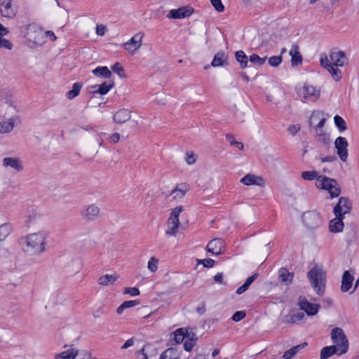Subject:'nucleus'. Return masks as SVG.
<instances>
[{
  "mask_svg": "<svg viewBox=\"0 0 359 359\" xmlns=\"http://www.w3.org/2000/svg\"><path fill=\"white\" fill-rule=\"evenodd\" d=\"M48 233L45 231L30 233L26 237L28 251L33 254H41L46 250Z\"/></svg>",
  "mask_w": 359,
  "mask_h": 359,
  "instance_id": "obj_1",
  "label": "nucleus"
},
{
  "mask_svg": "<svg viewBox=\"0 0 359 359\" xmlns=\"http://www.w3.org/2000/svg\"><path fill=\"white\" fill-rule=\"evenodd\" d=\"M307 276L316 294L323 295L325 290V272L322 268L316 266L308 272Z\"/></svg>",
  "mask_w": 359,
  "mask_h": 359,
  "instance_id": "obj_2",
  "label": "nucleus"
},
{
  "mask_svg": "<svg viewBox=\"0 0 359 359\" xmlns=\"http://www.w3.org/2000/svg\"><path fill=\"white\" fill-rule=\"evenodd\" d=\"M173 339L176 344H180L184 341V348L190 352L196 345L198 337L194 332H189L187 328H179L174 332Z\"/></svg>",
  "mask_w": 359,
  "mask_h": 359,
  "instance_id": "obj_3",
  "label": "nucleus"
},
{
  "mask_svg": "<svg viewBox=\"0 0 359 359\" xmlns=\"http://www.w3.org/2000/svg\"><path fill=\"white\" fill-rule=\"evenodd\" d=\"M317 187L327 190L330 194L331 198H336L341 193V189L337 182L326 176L320 175L317 178Z\"/></svg>",
  "mask_w": 359,
  "mask_h": 359,
  "instance_id": "obj_4",
  "label": "nucleus"
},
{
  "mask_svg": "<svg viewBox=\"0 0 359 359\" xmlns=\"http://www.w3.org/2000/svg\"><path fill=\"white\" fill-rule=\"evenodd\" d=\"M331 339L335 346L339 348V355L347 352L348 348V339L341 328L335 327L332 330Z\"/></svg>",
  "mask_w": 359,
  "mask_h": 359,
  "instance_id": "obj_5",
  "label": "nucleus"
},
{
  "mask_svg": "<svg viewBox=\"0 0 359 359\" xmlns=\"http://www.w3.org/2000/svg\"><path fill=\"white\" fill-rule=\"evenodd\" d=\"M24 29L26 30L25 37L35 44L41 45L43 41V33L42 29L34 24L26 25Z\"/></svg>",
  "mask_w": 359,
  "mask_h": 359,
  "instance_id": "obj_6",
  "label": "nucleus"
},
{
  "mask_svg": "<svg viewBox=\"0 0 359 359\" xmlns=\"http://www.w3.org/2000/svg\"><path fill=\"white\" fill-rule=\"evenodd\" d=\"M302 219L305 226L311 230L320 227L323 223L319 214L315 211L305 212L302 216Z\"/></svg>",
  "mask_w": 359,
  "mask_h": 359,
  "instance_id": "obj_7",
  "label": "nucleus"
},
{
  "mask_svg": "<svg viewBox=\"0 0 359 359\" xmlns=\"http://www.w3.org/2000/svg\"><path fill=\"white\" fill-rule=\"evenodd\" d=\"M100 213V208L96 204L85 205L81 210L80 215L86 222H92L97 219Z\"/></svg>",
  "mask_w": 359,
  "mask_h": 359,
  "instance_id": "obj_8",
  "label": "nucleus"
},
{
  "mask_svg": "<svg viewBox=\"0 0 359 359\" xmlns=\"http://www.w3.org/2000/svg\"><path fill=\"white\" fill-rule=\"evenodd\" d=\"M143 37L144 34L139 32L123 43V46L129 53L133 55L142 46Z\"/></svg>",
  "mask_w": 359,
  "mask_h": 359,
  "instance_id": "obj_9",
  "label": "nucleus"
},
{
  "mask_svg": "<svg viewBox=\"0 0 359 359\" xmlns=\"http://www.w3.org/2000/svg\"><path fill=\"white\" fill-rule=\"evenodd\" d=\"M352 204L350 200L346 197H341L334 207L333 212L335 216L344 217V215L350 212Z\"/></svg>",
  "mask_w": 359,
  "mask_h": 359,
  "instance_id": "obj_10",
  "label": "nucleus"
},
{
  "mask_svg": "<svg viewBox=\"0 0 359 359\" xmlns=\"http://www.w3.org/2000/svg\"><path fill=\"white\" fill-rule=\"evenodd\" d=\"M320 62V65L330 73L335 81H338L341 79V71L332 65L330 56L322 55Z\"/></svg>",
  "mask_w": 359,
  "mask_h": 359,
  "instance_id": "obj_11",
  "label": "nucleus"
},
{
  "mask_svg": "<svg viewBox=\"0 0 359 359\" xmlns=\"http://www.w3.org/2000/svg\"><path fill=\"white\" fill-rule=\"evenodd\" d=\"M114 83L113 81H107L101 85H92L88 88V93L95 96L97 94L101 95H106L113 87Z\"/></svg>",
  "mask_w": 359,
  "mask_h": 359,
  "instance_id": "obj_12",
  "label": "nucleus"
},
{
  "mask_svg": "<svg viewBox=\"0 0 359 359\" xmlns=\"http://www.w3.org/2000/svg\"><path fill=\"white\" fill-rule=\"evenodd\" d=\"M0 12L3 17L12 18L15 17L18 10L13 6L12 0H0Z\"/></svg>",
  "mask_w": 359,
  "mask_h": 359,
  "instance_id": "obj_13",
  "label": "nucleus"
},
{
  "mask_svg": "<svg viewBox=\"0 0 359 359\" xmlns=\"http://www.w3.org/2000/svg\"><path fill=\"white\" fill-rule=\"evenodd\" d=\"M334 146L340 159L344 162L346 161L348 158L347 147L348 146L346 139L343 137H337L334 142Z\"/></svg>",
  "mask_w": 359,
  "mask_h": 359,
  "instance_id": "obj_14",
  "label": "nucleus"
},
{
  "mask_svg": "<svg viewBox=\"0 0 359 359\" xmlns=\"http://www.w3.org/2000/svg\"><path fill=\"white\" fill-rule=\"evenodd\" d=\"M302 95L308 102H316L320 95V90L311 85H304Z\"/></svg>",
  "mask_w": 359,
  "mask_h": 359,
  "instance_id": "obj_15",
  "label": "nucleus"
},
{
  "mask_svg": "<svg viewBox=\"0 0 359 359\" xmlns=\"http://www.w3.org/2000/svg\"><path fill=\"white\" fill-rule=\"evenodd\" d=\"M2 165L5 168H12L16 172H22L24 170L22 162L18 157H5L2 161Z\"/></svg>",
  "mask_w": 359,
  "mask_h": 359,
  "instance_id": "obj_16",
  "label": "nucleus"
},
{
  "mask_svg": "<svg viewBox=\"0 0 359 359\" xmlns=\"http://www.w3.org/2000/svg\"><path fill=\"white\" fill-rule=\"evenodd\" d=\"M298 304L300 309L304 311L309 316H314L318 312L319 306L309 302L305 297H300Z\"/></svg>",
  "mask_w": 359,
  "mask_h": 359,
  "instance_id": "obj_17",
  "label": "nucleus"
},
{
  "mask_svg": "<svg viewBox=\"0 0 359 359\" xmlns=\"http://www.w3.org/2000/svg\"><path fill=\"white\" fill-rule=\"evenodd\" d=\"M224 241L221 238H215L207 245V250L212 255H221L224 252Z\"/></svg>",
  "mask_w": 359,
  "mask_h": 359,
  "instance_id": "obj_18",
  "label": "nucleus"
},
{
  "mask_svg": "<svg viewBox=\"0 0 359 359\" xmlns=\"http://www.w3.org/2000/svg\"><path fill=\"white\" fill-rule=\"evenodd\" d=\"M246 186L257 185L259 187H264V180L260 177L253 174H247L240 181Z\"/></svg>",
  "mask_w": 359,
  "mask_h": 359,
  "instance_id": "obj_19",
  "label": "nucleus"
},
{
  "mask_svg": "<svg viewBox=\"0 0 359 359\" xmlns=\"http://www.w3.org/2000/svg\"><path fill=\"white\" fill-rule=\"evenodd\" d=\"M330 57L332 65L336 68L344 66L346 62V55L341 50H332L330 53Z\"/></svg>",
  "mask_w": 359,
  "mask_h": 359,
  "instance_id": "obj_20",
  "label": "nucleus"
},
{
  "mask_svg": "<svg viewBox=\"0 0 359 359\" xmlns=\"http://www.w3.org/2000/svg\"><path fill=\"white\" fill-rule=\"evenodd\" d=\"M20 122V118L18 116H13L11 118L0 122V133H10L15 125H18Z\"/></svg>",
  "mask_w": 359,
  "mask_h": 359,
  "instance_id": "obj_21",
  "label": "nucleus"
},
{
  "mask_svg": "<svg viewBox=\"0 0 359 359\" xmlns=\"http://www.w3.org/2000/svg\"><path fill=\"white\" fill-rule=\"evenodd\" d=\"M66 350L55 355V359H75L77 353V348L73 345H65Z\"/></svg>",
  "mask_w": 359,
  "mask_h": 359,
  "instance_id": "obj_22",
  "label": "nucleus"
},
{
  "mask_svg": "<svg viewBox=\"0 0 359 359\" xmlns=\"http://www.w3.org/2000/svg\"><path fill=\"white\" fill-rule=\"evenodd\" d=\"M326 118L320 112L313 113L309 121L310 128H323Z\"/></svg>",
  "mask_w": 359,
  "mask_h": 359,
  "instance_id": "obj_23",
  "label": "nucleus"
},
{
  "mask_svg": "<svg viewBox=\"0 0 359 359\" xmlns=\"http://www.w3.org/2000/svg\"><path fill=\"white\" fill-rule=\"evenodd\" d=\"M131 111L127 109H120L113 116L114 121L118 124H123L130 120Z\"/></svg>",
  "mask_w": 359,
  "mask_h": 359,
  "instance_id": "obj_24",
  "label": "nucleus"
},
{
  "mask_svg": "<svg viewBox=\"0 0 359 359\" xmlns=\"http://www.w3.org/2000/svg\"><path fill=\"white\" fill-rule=\"evenodd\" d=\"M191 14V12L189 9L182 7L178 9L170 10L168 14V18L172 19H182L189 16Z\"/></svg>",
  "mask_w": 359,
  "mask_h": 359,
  "instance_id": "obj_25",
  "label": "nucleus"
},
{
  "mask_svg": "<svg viewBox=\"0 0 359 359\" xmlns=\"http://www.w3.org/2000/svg\"><path fill=\"white\" fill-rule=\"evenodd\" d=\"M138 353L143 355V359H152L158 354L156 348L151 344H146Z\"/></svg>",
  "mask_w": 359,
  "mask_h": 359,
  "instance_id": "obj_26",
  "label": "nucleus"
},
{
  "mask_svg": "<svg viewBox=\"0 0 359 359\" xmlns=\"http://www.w3.org/2000/svg\"><path fill=\"white\" fill-rule=\"evenodd\" d=\"M343 217L341 216H336L335 218L330 222L329 228L331 232L338 233L343 230L344 226Z\"/></svg>",
  "mask_w": 359,
  "mask_h": 359,
  "instance_id": "obj_27",
  "label": "nucleus"
},
{
  "mask_svg": "<svg viewBox=\"0 0 359 359\" xmlns=\"http://www.w3.org/2000/svg\"><path fill=\"white\" fill-rule=\"evenodd\" d=\"M353 276L349 273V271H346L342 276L341 290L343 292H348L353 285Z\"/></svg>",
  "mask_w": 359,
  "mask_h": 359,
  "instance_id": "obj_28",
  "label": "nucleus"
},
{
  "mask_svg": "<svg viewBox=\"0 0 359 359\" xmlns=\"http://www.w3.org/2000/svg\"><path fill=\"white\" fill-rule=\"evenodd\" d=\"M290 55L291 56V65L292 66H297L302 62V55L299 51V47L296 44H293L290 50Z\"/></svg>",
  "mask_w": 359,
  "mask_h": 359,
  "instance_id": "obj_29",
  "label": "nucleus"
},
{
  "mask_svg": "<svg viewBox=\"0 0 359 359\" xmlns=\"http://www.w3.org/2000/svg\"><path fill=\"white\" fill-rule=\"evenodd\" d=\"M118 277V275L116 273L113 274H105L98 278L97 283L99 285L103 286L112 285L117 280Z\"/></svg>",
  "mask_w": 359,
  "mask_h": 359,
  "instance_id": "obj_30",
  "label": "nucleus"
},
{
  "mask_svg": "<svg viewBox=\"0 0 359 359\" xmlns=\"http://www.w3.org/2000/svg\"><path fill=\"white\" fill-rule=\"evenodd\" d=\"M227 59L228 56L224 51H219L215 55L211 65L214 67L223 66L226 64Z\"/></svg>",
  "mask_w": 359,
  "mask_h": 359,
  "instance_id": "obj_31",
  "label": "nucleus"
},
{
  "mask_svg": "<svg viewBox=\"0 0 359 359\" xmlns=\"http://www.w3.org/2000/svg\"><path fill=\"white\" fill-rule=\"evenodd\" d=\"M180 224V221H177V219L172 220L168 219L165 234L168 236H175L178 231Z\"/></svg>",
  "mask_w": 359,
  "mask_h": 359,
  "instance_id": "obj_32",
  "label": "nucleus"
},
{
  "mask_svg": "<svg viewBox=\"0 0 359 359\" xmlns=\"http://www.w3.org/2000/svg\"><path fill=\"white\" fill-rule=\"evenodd\" d=\"M294 275L290 273L289 271L285 268H281L279 270L278 280L285 285H289L292 283Z\"/></svg>",
  "mask_w": 359,
  "mask_h": 359,
  "instance_id": "obj_33",
  "label": "nucleus"
},
{
  "mask_svg": "<svg viewBox=\"0 0 359 359\" xmlns=\"http://www.w3.org/2000/svg\"><path fill=\"white\" fill-rule=\"evenodd\" d=\"M315 131L316 139L324 144H328L330 143L329 135L323 128H313Z\"/></svg>",
  "mask_w": 359,
  "mask_h": 359,
  "instance_id": "obj_34",
  "label": "nucleus"
},
{
  "mask_svg": "<svg viewBox=\"0 0 359 359\" xmlns=\"http://www.w3.org/2000/svg\"><path fill=\"white\" fill-rule=\"evenodd\" d=\"M180 353L181 351L176 348H169L161 353L160 359H178Z\"/></svg>",
  "mask_w": 359,
  "mask_h": 359,
  "instance_id": "obj_35",
  "label": "nucleus"
},
{
  "mask_svg": "<svg viewBox=\"0 0 359 359\" xmlns=\"http://www.w3.org/2000/svg\"><path fill=\"white\" fill-rule=\"evenodd\" d=\"M337 353L339 355V348L335 346H329L323 348L320 351V358L322 359H327L332 355Z\"/></svg>",
  "mask_w": 359,
  "mask_h": 359,
  "instance_id": "obj_36",
  "label": "nucleus"
},
{
  "mask_svg": "<svg viewBox=\"0 0 359 359\" xmlns=\"http://www.w3.org/2000/svg\"><path fill=\"white\" fill-rule=\"evenodd\" d=\"M13 231L12 224L6 222L0 225V242L4 241Z\"/></svg>",
  "mask_w": 359,
  "mask_h": 359,
  "instance_id": "obj_37",
  "label": "nucleus"
},
{
  "mask_svg": "<svg viewBox=\"0 0 359 359\" xmlns=\"http://www.w3.org/2000/svg\"><path fill=\"white\" fill-rule=\"evenodd\" d=\"M307 345L306 343H303L302 344H299L297 346L292 347L290 349L286 351L283 355V358L284 359H291L293 356H294L299 350L302 349Z\"/></svg>",
  "mask_w": 359,
  "mask_h": 359,
  "instance_id": "obj_38",
  "label": "nucleus"
},
{
  "mask_svg": "<svg viewBox=\"0 0 359 359\" xmlns=\"http://www.w3.org/2000/svg\"><path fill=\"white\" fill-rule=\"evenodd\" d=\"M235 57L236 61L239 63L241 69L247 67L248 58L243 50L236 51L235 53Z\"/></svg>",
  "mask_w": 359,
  "mask_h": 359,
  "instance_id": "obj_39",
  "label": "nucleus"
},
{
  "mask_svg": "<svg viewBox=\"0 0 359 359\" xmlns=\"http://www.w3.org/2000/svg\"><path fill=\"white\" fill-rule=\"evenodd\" d=\"M93 73L97 76L105 79H109L111 76V72L107 67H97L93 70Z\"/></svg>",
  "mask_w": 359,
  "mask_h": 359,
  "instance_id": "obj_40",
  "label": "nucleus"
},
{
  "mask_svg": "<svg viewBox=\"0 0 359 359\" xmlns=\"http://www.w3.org/2000/svg\"><path fill=\"white\" fill-rule=\"evenodd\" d=\"M187 191V189L185 186L181 184L172 190L170 194L172 196L173 199H180L184 196Z\"/></svg>",
  "mask_w": 359,
  "mask_h": 359,
  "instance_id": "obj_41",
  "label": "nucleus"
},
{
  "mask_svg": "<svg viewBox=\"0 0 359 359\" xmlns=\"http://www.w3.org/2000/svg\"><path fill=\"white\" fill-rule=\"evenodd\" d=\"M82 83L79 82L74 83L72 86V89L69 90L66 96L68 99L72 100L76 97L80 93V90L82 88Z\"/></svg>",
  "mask_w": 359,
  "mask_h": 359,
  "instance_id": "obj_42",
  "label": "nucleus"
},
{
  "mask_svg": "<svg viewBox=\"0 0 359 359\" xmlns=\"http://www.w3.org/2000/svg\"><path fill=\"white\" fill-rule=\"evenodd\" d=\"M304 317L303 313H297L293 315L286 316L283 318V323H294L297 321L302 320Z\"/></svg>",
  "mask_w": 359,
  "mask_h": 359,
  "instance_id": "obj_43",
  "label": "nucleus"
},
{
  "mask_svg": "<svg viewBox=\"0 0 359 359\" xmlns=\"http://www.w3.org/2000/svg\"><path fill=\"white\" fill-rule=\"evenodd\" d=\"M334 121L335 126L338 128L340 132H343L346 130V122L340 116L336 115L334 117Z\"/></svg>",
  "mask_w": 359,
  "mask_h": 359,
  "instance_id": "obj_44",
  "label": "nucleus"
},
{
  "mask_svg": "<svg viewBox=\"0 0 359 359\" xmlns=\"http://www.w3.org/2000/svg\"><path fill=\"white\" fill-rule=\"evenodd\" d=\"M266 59V57H261L257 54H252L250 56L249 61L252 64L257 65L258 66H262V65L264 64Z\"/></svg>",
  "mask_w": 359,
  "mask_h": 359,
  "instance_id": "obj_45",
  "label": "nucleus"
},
{
  "mask_svg": "<svg viewBox=\"0 0 359 359\" xmlns=\"http://www.w3.org/2000/svg\"><path fill=\"white\" fill-rule=\"evenodd\" d=\"M226 139L229 142L230 145L236 146L239 150L244 149L243 144L242 142L236 141L235 137L233 135L227 134L226 135Z\"/></svg>",
  "mask_w": 359,
  "mask_h": 359,
  "instance_id": "obj_46",
  "label": "nucleus"
},
{
  "mask_svg": "<svg viewBox=\"0 0 359 359\" xmlns=\"http://www.w3.org/2000/svg\"><path fill=\"white\" fill-rule=\"evenodd\" d=\"M302 177L305 180H313L319 177L318 173L316 171H304L302 172Z\"/></svg>",
  "mask_w": 359,
  "mask_h": 359,
  "instance_id": "obj_47",
  "label": "nucleus"
},
{
  "mask_svg": "<svg viewBox=\"0 0 359 359\" xmlns=\"http://www.w3.org/2000/svg\"><path fill=\"white\" fill-rule=\"evenodd\" d=\"M158 259L155 257H151L148 262V269L151 272H155L158 269Z\"/></svg>",
  "mask_w": 359,
  "mask_h": 359,
  "instance_id": "obj_48",
  "label": "nucleus"
},
{
  "mask_svg": "<svg viewBox=\"0 0 359 359\" xmlns=\"http://www.w3.org/2000/svg\"><path fill=\"white\" fill-rule=\"evenodd\" d=\"M282 57L280 55L272 56L269 58V64L271 67H278L282 62Z\"/></svg>",
  "mask_w": 359,
  "mask_h": 359,
  "instance_id": "obj_49",
  "label": "nucleus"
},
{
  "mask_svg": "<svg viewBox=\"0 0 359 359\" xmlns=\"http://www.w3.org/2000/svg\"><path fill=\"white\" fill-rule=\"evenodd\" d=\"M182 210V207H177L174 208L170 213L169 219L172 220L177 219V221H180L179 216Z\"/></svg>",
  "mask_w": 359,
  "mask_h": 359,
  "instance_id": "obj_50",
  "label": "nucleus"
},
{
  "mask_svg": "<svg viewBox=\"0 0 359 359\" xmlns=\"http://www.w3.org/2000/svg\"><path fill=\"white\" fill-rule=\"evenodd\" d=\"M196 158L197 157L193 151H187L186 153L185 160L187 164L192 165L195 163Z\"/></svg>",
  "mask_w": 359,
  "mask_h": 359,
  "instance_id": "obj_51",
  "label": "nucleus"
},
{
  "mask_svg": "<svg viewBox=\"0 0 359 359\" xmlns=\"http://www.w3.org/2000/svg\"><path fill=\"white\" fill-rule=\"evenodd\" d=\"M210 2L217 11L223 12L224 11V6L221 0H210Z\"/></svg>",
  "mask_w": 359,
  "mask_h": 359,
  "instance_id": "obj_52",
  "label": "nucleus"
},
{
  "mask_svg": "<svg viewBox=\"0 0 359 359\" xmlns=\"http://www.w3.org/2000/svg\"><path fill=\"white\" fill-rule=\"evenodd\" d=\"M245 312L243 311H238L233 313L231 319L235 322H238L245 317Z\"/></svg>",
  "mask_w": 359,
  "mask_h": 359,
  "instance_id": "obj_53",
  "label": "nucleus"
},
{
  "mask_svg": "<svg viewBox=\"0 0 359 359\" xmlns=\"http://www.w3.org/2000/svg\"><path fill=\"white\" fill-rule=\"evenodd\" d=\"M0 48L11 50L13 48V44L9 40L0 36Z\"/></svg>",
  "mask_w": 359,
  "mask_h": 359,
  "instance_id": "obj_54",
  "label": "nucleus"
},
{
  "mask_svg": "<svg viewBox=\"0 0 359 359\" xmlns=\"http://www.w3.org/2000/svg\"><path fill=\"white\" fill-rule=\"evenodd\" d=\"M203 264L205 267L210 268L215 264V261L210 258H206L204 259H198V264Z\"/></svg>",
  "mask_w": 359,
  "mask_h": 359,
  "instance_id": "obj_55",
  "label": "nucleus"
},
{
  "mask_svg": "<svg viewBox=\"0 0 359 359\" xmlns=\"http://www.w3.org/2000/svg\"><path fill=\"white\" fill-rule=\"evenodd\" d=\"M75 359H91V358L90 354L86 351H79L77 349L76 357Z\"/></svg>",
  "mask_w": 359,
  "mask_h": 359,
  "instance_id": "obj_56",
  "label": "nucleus"
},
{
  "mask_svg": "<svg viewBox=\"0 0 359 359\" xmlns=\"http://www.w3.org/2000/svg\"><path fill=\"white\" fill-rule=\"evenodd\" d=\"M125 294H129L131 296H137L140 294V290L137 287H126L124 290Z\"/></svg>",
  "mask_w": 359,
  "mask_h": 359,
  "instance_id": "obj_57",
  "label": "nucleus"
},
{
  "mask_svg": "<svg viewBox=\"0 0 359 359\" xmlns=\"http://www.w3.org/2000/svg\"><path fill=\"white\" fill-rule=\"evenodd\" d=\"M300 130V126L297 124V125H291L288 127V132L290 133V134H291L292 135H295Z\"/></svg>",
  "mask_w": 359,
  "mask_h": 359,
  "instance_id": "obj_58",
  "label": "nucleus"
},
{
  "mask_svg": "<svg viewBox=\"0 0 359 359\" xmlns=\"http://www.w3.org/2000/svg\"><path fill=\"white\" fill-rule=\"evenodd\" d=\"M111 69L117 73L120 76H121V74L123 72V67L120 65L119 63H116L111 67Z\"/></svg>",
  "mask_w": 359,
  "mask_h": 359,
  "instance_id": "obj_59",
  "label": "nucleus"
},
{
  "mask_svg": "<svg viewBox=\"0 0 359 359\" xmlns=\"http://www.w3.org/2000/svg\"><path fill=\"white\" fill-rule=\"evenodd\" d=\"M107 28L103 25H97L96 33L97 35L104 36L106 33Z\"/></svg>",
  "mask_w": 359,
  "mask_h": 359,
  "instance_id": "obj_60",
  "label": "nucleus"
},
{
  "mask_svg": "<svg viewBox=\"0 0 359 359\" xmlns=\"http://www.w3.org/2000/svg\"><path fill=\"white\" fill-rule=\"evenodd\" d=\"M138 304L139 302L137 300L125 301L122 303L125 309L133 307Z\"/></svg>",
  "mask_w": 359,
  "mask_h": 359,
  "instance_id": "obj_61",
  "label": "nucleus"
},
{
  "mask_svg": "<svg viewBox=\"0 0 359 359\" xmlns=\"http://www.w3.org/2000/svg\"><path fill=\"white\" fill-rule=\"evenodd\" d=\"M120 140V135L117 133L112 134L109 137V142L112 144L118 142Z\"/></svg>",
  "mask_w": 359,
  "mask_h": 359,
  "instance_id": "obj_62",
  "label": "nucleus"
},
{
  "mask_svg": "<svg viewBox=\"0 0 359 359\" xmlns=\"http://www.w3.org/2000/svg\"><path fill=\"white\" fill-rule=\"evenodd\" d=\"M214 280L216 283L224 284L223 283V273H218L214 276Z\"/></svg>",
  "mask_w": 359,
  "mask_h": 359,
  "instance_id": "obj_63",
  "label": "nucleus"
},
{
  "mask_svg": "<svg viewBox=\"0 0 359 359\" xmlns=\"http://www.w3.org/2000/svg\"><path fill=\"white\" fill-rule=\"evenodd\" d=\"M134 344V341H133V339L131 338V339H128L125 344L122 346L121 348L122 349H126L130 346H132Z\"/></svg>",
  "mask_w": 359,
  "mask_h": 359,
  "instance_id": "obj_64",
  "label": "nucleus"
}]
</instances>
